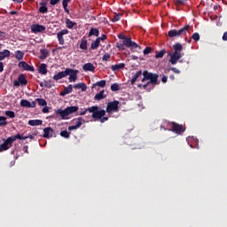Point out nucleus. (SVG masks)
I'll return each mask as SVG.
<instances>
[{"mask_svg": "<svg viewBox=\"0 0 227 227\" xmlns=\"http://www.w3.org/2000/svg\"><path fill=\"white\" fill-rule=\"evenodd\" d=\"M77 74H79V70L67 68L65 71L59 72V74L53 75L52 79L55 82H59V80L64 79L69 75V78H67L69 82H75L77 80Z\"/></svg>", "mask_w": 227, "mask_h": 227, "instance_id": "obj_1", "label": "nucleus"}, {"mask_svg": "<svg viewBox=\"0 0 227 227\" xmlns=\"http://www.w3.org/2000/svg\"><path fill=\"white\" fill-rule=\"evenodd\" d=\"M160 128L163 130H168L177 135H181L185 131L184 126L178 124L177 122H169L168 121H163Z\"/></svg>", "mask_w": 227, "mask_h": 227, "instance_id": "obj_2", "label": "nucleus"}, {"mask_svg": "<svg viewBox=\"0 0 227 227\" xmlns=\"http://www.w3.org/2000/svg\"><path fill=\"white\" fill-rule=\"evenodd\" d=\"M173 50H175V52L168 54L169 63H171V65H176L178 60L183 58V53H181L183 51V44L180 43H176L173 45Z\"/></svg>", "mask_w": 227, "mask_h": 227, "instance_id": "obj_3", "label": "nucleus"}, {"mask_svg": "<svg viewBox=\"0 0 227 227\" xmlns=\"http://www.w3.org/2000/svg\"><path fill=\"white\" fill-rule=\"evenodd\" d=\"M125 47L129 48L131 51L139 50V45L137 43L131 41V37H129L122 41V43H115V48L119 50V51H125Z\"/></svg>", "mask_w": 227, "mask_h": 227, "instance_id": "obj_4", "label": "nucleus"}, {"mask_svg": "<svg viewBox=\"0 0 227 227\" xmlns=\"http://www.w3.org/2000/svg\"><path fill=\"white\" fill-rule=\"evenodd\" d=\"M79 110L78 106H67V109L55 110V115L59 116L61 120H69V114H73Z\"/></svg>", "mask_w": 227, "mask_h": 227, "instance_id": "obj_5", "label": "nucleus"}, {"mask_svg": "<svg viewBox=\"0 0 227 227\" xmlns=\"http://www.w3.org/2000/svg\"><path fill=\"white\" fill-rule=\"evenodd\" d=\"M145 82L149 83H153V86L159 85L160 84L159 74L155 73L148 72L147 70L143 71V79L141 80V82Z\"/></svg>", "mask_w": 227, "mask_h": 227, "instance_id": "obj_6", "label": "nucleus"}, {"mask_svg": "<svg viewBox=\"0 0 227 227\" xmlns=\"http://www.w3.org/2000/svg\"><path fill=\"white\" fill-rule=\"evenodd\" d=\"M191 29L190 25H184L183 28L176 30V29H172L168 31V37L169 38H175V37H179V36H185L187 33H189V30Z\"/></svg>", "mask_w": 227, "mask_h": 227, "instance_id": "obj_7", "label": "nucleus"}, {"mask_svg": "<svg viewBox=\"0 0 227 227\" xmlns=\"http://www.w3.org/2000/svg\"><path fill=\"white\" fill-rule=\"evenodd\" d=\"M89 113L91 114V118L95 120H100L101 118H104L106 115L107 112L103 109H99L97 106H93L90 108H89Z\"/></svg>", "mask_w": 227, "mask_h": 227, "instance_id": "obj_8", "label": "nucleus"}, {"mask_svg": "<svg viewBox=\"0 0 227 227\" xmlns=\"http://www.w3.org/2000/svg\"><path fill=\"white\" fill-rule=\"evenodd\" d=\"M119 105H120V102L117 100H114L113 102L107 103L106 113L107 114L118 113L119 112Z\"/></svg>", "mask_w": 227, "mask_h": 227, "instance_id": "obj_9", "label": "nucleus"}, {"mask_svg": "<svg viewBox=\"0 0 227 227\" xmlns=\"http://www.w3.org/2000/svg\"><path fill=\"white\" fill-rule=\"evenodd\" d=\"M27 75L21 74L19 75V80H14L13 81V87H20L21 86H27Z\"/></svg>", "mask_w": 227, "mask_h": 227, "instance_id": "obj_10", "label": "nucleus"}, {"mask_svg": "<svg viewBox=\"0 0 227 227\" xmlns=\"http://www.w3.org/2000/svg\"><path fill=\"white\" fill-rule=\"evenodd\" d=\"M45 31V27L43 25L33 24L31 25V33L33 34H40Z\"/></svg>", "mask_w": 227, "mask_h": 227, "instance_id": "obj_11", "label": "nucleus"}, {"mask_svg": "<svg viewBox=\"0 0 227 227\" xmlns=\"http://www.w3.org/2000/svg\"><path fill=\"white\" fill-rule=\"evenodd\" d=\"M12 141L4 140V143L0 145V153L9 150L11 147H12Z\"/></svg>", "mask_w": 227, "mask_h": 227, "instance_id": "obj_12", "label": "nucleus"}, {"mask_svg": "<svg viewBox=\"0 0 227 227\" xmlns=\"http://www.w3.org/2000/svg\"><path fill=\"white\" fill-rule=\"evenodd\" d=\"M68 35V30L64 29L57 33V38L59 39V45L65 44V39H63V35Z\"/></svg>", "mask_w": 227, "mask_h": 227, "instance_id": "obj_13", "label": "nucleus"}, {"mask_svg": "<svg viewBox=\"0 0 227 227\" xmlns=\"http://www.w3.org/2000/svg\"><path fill=\"white\" fill-rule=\"evenodd\" d=\"M43 138H52L53 137V129L51 127L43 128Z\"/></svg>", "mask_w": 227, "mask_h": 227, "instance_id": "obj_14", "label": "nucleus"}, {"mask_svg": "<svg viewBox=\"0 0 227 227\" xmlns=\"http://www.w3.org/2000/svg\"><path fill=\"white\" fill-rule=\"evenodd\" d=\"M19 68H21L25 71L35 72V67L27 65L25 61H21L19 63Z\"/></svg>", "mask_w": 227, "mask_h": 227, "instance_id": "obj_15", "label": "nucleus"}, {"mask_svg": "<svg viewBox=\"0 0 227 227\" xmlns=\"http://www.w3.org/2000/svg\"><path fill=\"white\" fill-rule=\"evenodd\" d=\"M82 70L85 72H94L95 67L91 63H85L83 66H82Z\"/></svg>", "mask_w": 227, "mask_h": 227, "instance_id": "obj_16", "label": "nucleus"}, {"mask_svg": "<svg viewBox=\"0 0 227 227\" xmlns=\"http://www.w3.org/2000/svg\"><path fill=\"white\" fill-rule=\"evenodd\" d=\"M17 139L25 140V139H27V137L21 136L20 134H18V135L7 137V139H5L4 141L14 142Z\"/></svg>", "mask_w": 227, "mask_h": 227, "instance_id": "obj_17", "label": "nucleus"}, {"mask_svg": "<svg viewBox=\"0 0 227 227\" xmlns=\"http://www.w3.org/2000/svg\"><path fill=\"white\" fill-rule=\"evenodd\" d=\"M27 125L31 127L42 126L43 121L42 120H29L27 121Z\"/></svg>", "mask_w": 227, "mask_h": 227, "instance_id": "obj_18", "label": "nucleus"}, {"mask_svg": "<svg viewBox=\"0 0 227 227\" xmlns=\"http://www.w3.org/2000/svg\"><path fill=\"white\" fill-rule=\"evenodd\" d=\"M73 89L81 90L82 92H84L85 90H87V85L83 82L75 83L74 86H73Z\"/></svg>", "mask_w": 227, "mask_h": 227, "instance_id": "obj_19", "label": "nucleus"}, {"mask_svg": "<svg viewBox=\"0 0 227 227\" xmlns=\"http://www.w3.org/2000/svg\"><path fill=\"white\" fill-rule=\"evenodd\" d=\"M143 75V72L141 70L137 71V74H135L132 77L131 80L129 81V82L131 83V85H134L135 82H137V80Z\"/></svg>", "mask_w": 227, "mask_h": 227, "instance_id": "obj_20", "label": "nucleus"}, {"mask_svg": "<svg viewBox=\"0 0 227 227\" xmlns=\"http://www.w3.org/2000/svg\"><path fill=\"white\" fill-rule=\"evenodd\" d=\"M123 68H125V64L124 63H119V64H115L114 66H111V70H113L114 72L122 70Z\"/></svg>", "mask_w": 227, "mask_h": 227, "instance_id": "obj_21", "label": "nucleus"}, {"mask_svg": "<svg viewBox=\"0 0 227 227\" xmlns=\"http://www.w3.org/2000/svg\"><path fill=\"white\" fill-rule=\"evenodd\" d=\"M11 57V51L9 50H4L3 51H0V61H3L5 59V58Z\"/></svg>", "mask_w": 227, "mask_h": 227, "instance_id": "obj_22", "label": "nucleus"}, {"mask_svg": "<svg viewBox=\"0 0 227 227\" xmlns=\"http://www.w3.org/2000/svg\"><path fill=\"white\" fill-rule=\"evenodd\" d=\"M37 72L43 75L47 74V65L46 64H41V66H39V69H37Z\"/></svg>", "mask_w": 227, "mask_h": 227, "instance_id": "obj_23", "label": "nucleus"}, {"mask_svg": "<svg viewBox=\"0 0 227 227\" xmlns=\"http://www.w3.org/2000/svg\"><path fill=\"white\" fill-rule=\"evenodd\" d=\"M71 92H73V85L69 84L67 88H65V90L61 93H59V95L65 96L68 95Z\"/></svg>", "mask_w": 227, "mask_h": 227, "instance_id": "obj_24", "label": "nucleus"}, {"mask_svg": "<svg viewBox=\"0 0 227 227\" xmlns=\"http://www.w3.org/2000/svg\"><path fill=\"white\" fill-rule=\"evenodd\" d=\"M48 56H49V51L46 49H42L41 55L39 56V59L43 60L47 59Z\"/></svg>", "mask_w": 227, "mask_h": 227, "instance_id": "obj_25", "label": "nucleus"}, {"mask_svg": "<svg viewBox=\"0 0 227 227\" xmlns=\"http://www.w3.org/2000/svg\"><path fill=\"white\" fill-rule=\"evenodd\" d=\"M106 98L105 96V90H100L98 94L95 95V100H102Z\"/></svg>", "mask_w": 227, "mask_h": 227, "instance_id": "obj_26", "label": "nucleus"}, {"mask_svg": "<svg viewBox=\"0 0 227 227\" xmlns=\"http://www.w3.org/2000/svg\"><path fill=\"white\" fill-rule=\"evenodd\" d=\"M97 86L99 88H105L106 86V80L98 81L97 82V83H94L91 88H95Z\"/></svg>", "mask_w": 227, "mask_h": 227, "instance_id": "obj_27", "label": "nucleus"}, {"mask_svg": "<svg viewBox=\"0 0 227 227\" xmlns=\"http://www.w3.org/2000/svg\"><path fill=\"white\" fill-rule=\"evenodd\" d=\"M20 106L21 107H27V108L35 107V106H31V104L27 99H21V101H20Z\"/></svg>", "mask_w": 227, "mask_h": 227, "instance_id": "obj_28", "label": "nucleus"}, {"mask_svg": "<svg viewBox=\"0 0 227 227\" xmlns=\"http://www.w3.org/2000/svg\"><path fill=\"white\" fill-rule=\"evenodd\" d=\"M83 119L82 117L73 119V123H74V126H82Z\"/></svg>", "mask_w": 227, "mask_h": 227, "instance_id": "obj_29", "label": "nucleus"}, {"mask_svg": "<svg viewBox=\"0 0 227 227\" xmlns=\"http://www.w3.org/2000/svg\"><path fill=\"white\" fill-rule=\"evenodd\" d=\"M43 83H44L45 88L51 90L53 87L52 80H43Z\"/></svg>", "mask_w": 227, "mask_h": 227, "instance_id": "obj_30", "label": "nucleus"}, {"mask_svg": "<svg viewBox=\"0 0 227 227\" xmlns=\"http://www.w3.org/2000/svg\"><path fill=\"white\" fill-rule=\"evenodd\" d=\"M79 48L82 51H87V40L86 39H82L81 41V44L79 45Z\"/></svg>", "mask_w": 227, "mask_h": 227, "instance_id": "obj_31", "label": "nucleus"}, {"mask_svg": "<svg viewBox=\"0 0 227 227\" xmlns=\"http://www.w3.org/2000/svg\"><path fill=\"white\" fill-rule=\"evenodd\" d=\"M91 35L98 36L99 35L98 28L91 27L90 31L89 32V36H91Z\"/></svg>", "mask_w": 227, "mask_h": 227, "instance_id": "obj_32", "label": "nucleus"}, {"mask_svg": "<svg viewBox=\"0 0 227 227\" xmlns=\"http://www.w3.org/2000/svg\"><path fill=\"white\" fill-rule=\"evenodd\" d=\"M155 59H162L163 56L167 53V51H165V50H161L160 51H155Z\"/></svg>", "mask_w": 227, "mask_h": 227, "instance_id": "obj_33", "label": "nucleus"}, {"mask_svg": "<svg viewBox=\"0 0 227 227\" xmlns=\"http://www.w3.org/2000/svg\"><path fill=\"white\" fill-rule=\"evenodd\" d=\"M35 102H37V105L45 107L47 106V101L43 98H35Z\"/></svg>", "mask_w": 227, "mask_h": 227, "instance_id": "obj_34", "label": "nucleus"}, {"mask_svg": "<svg viewBox=\"0 0 227 227\" xmlns=\"http://www.w3.org/2000/svg\"><path fill=\"white\" fill-rule=\"evenodd\" d=\"M121 17H122V13H114V18H113L112 21L114 23H115V22L121 20Z\"/></svg>", "mask_w": 227, "mask_h": 227, "instance_id": "obj_35", "label": "nucleus"}, {"mask_svg": "<svg viewBox=\"0 0 227 227\" xmlns=\"http://www.w3.org/2000/svg\"><path fill=\"white\" fill-rule=\"evenodd\" d=\"M98 47H99L98 40L91 43V44H90V50L91 51H96L97 49H98Z\"/></svg>", "mask_w": 227, "mask_h": 227, "instance_id": "obj_36", "label": "nucleus"}, {"mask_svg": "<svg viewBox=\"0 0 227 227\" xmlns=\"http://www.w3.org/2000/svg\"><path fill=\"white\" fill-rule=\"evenodd\" d=\"M24 53L20 51H15V59H19V61L23 59Z\"/></svg>", "mask_w": 227, "mask_h": 227, "instance_id": "obj_37", "label": "nucleus"}, {"mask_svg": "<svg viewBox=\"0 0 227 227\" xmlns=\"http://www.w3.org/2000/svg\"><path fill=\"white\" fill-rule=\"evenodd\" d=\"M75 23L73 22L71 20L67 19V29H72L73 27H74Z\"/></svg>", "mask_w": 227, "mask_h": 227, "instance_id": "obj_38", "label": "nucleus"}, {"mask_svg": "<svg viewBox=\"0 0 227 227\" xmlns=\"http://www.w3.org/2000/svg\"><path fill=\"white\" fill-rule=\"evenodd\" d=\"M121 90V87H119V84L118 83H113L111 84V91H119Z\"/></svg>", "mask_w": 227, "mask_h": 227, "instance_id": "obj_39", "label": "nucleus"}, {"mask_svg": "<svg viewBox=\"0 0 227 227\" xmlns=\"http://www.w3.org/2000/svg\"><path fill=\"white\" fill-rule=\"evenodd\" d=\"M4 114L11 119L15 118V113L13 111H5Z\"/></svg>", "mask_w": 227, "mask_h": 227, "instance_id": "obj_40", "label": "nucleus"}, {"mask_svg": "<svg viewBox=\"0 0 227 227\" xmlns=\"http://www.w3.org/2000/svg\"><path fill=\"white\" fill-rule=\"evenodd\" d=\"M192 39L195 42H200V35L199 33H193V34H192Z\"/></svg>", "mask_w": 227, "mask_h": 227, "instance_id": "obj_41", "label": "nucleus"}, {"mask_svg": "<svg viewBox=\"0 0 227 227\" xmlns=\"http://www.w3.org/2000/svg\"><path fill=\"white\" fill-rule=\"evenodd\" d=\"M89 112V108H82L81 111L77 112L78 116H83Z\"/></svg>", "mask_w": 227, "mask_h": 227, "instance_id": "obj_42", "label": "nucleus"}, {"mask_svg": "<svg viewBox=\"0 0 227 227\" xmlns=\"http://www.w3.org/2000/svg\"><path fill=\"white\" fill-rule=\"evenodd\" d=\"M59 136L63 138H67V139L69 138V133L67 130H63V131L59 132Z\"/></svg>", "mask_w": 227, "mask_h": 227, "instance_id": "obj_43", "label": "nucleus"}, {"mask_svg": "<svg viewBox=\"0 0 227 227\" xmlns=\"http://www.w3.org/2000/svg\"><path fill=\"white\" fill-rule=\"evenodd\" d=\"M6 118L0 116V127H5L7 125Z\"/></svg>", "mask_w": 227, "mask_h": 227, "instance_id": "obj_44", "label": "nucleus"}, {"mask_svg": "<svg viewBox=\"0 0 227 227\" xmlns=\"http://www.w3.org/2000/svg\"><path fill=\"white\" fill-rule=\"evenodd\" d=\"M48 12V8H47V6H41V7H39V13H43V14H44V13H47Z\"/></svg>", "mask_w": 227, "mask_h": 227, "instance_id": "obj_45", "label": "nucleus"}, {"mask_svg": "<svg viewBox=\"0 0 227 227\" xmlns=\"http://www.w3.org/2000/svg\"><path fill=\"white\" fill-rule=\"evenodd\" d=\"M151 52H153V48H151V47H145V49L143 51V53L145 55H147V54H149Z\"/></svg>", "mask_w": 227, "mask_h": 227, "instance_id": "obj_46", "label": "nucleus"}, {"mask_svg": "<svg viewBox=\"0 0 227 227\" xmlns=\"http://www.w3.org/2000/svg\"><path fill=\"white\" fill-rule=\"evenodd\" d=\"M153 84V82H147L145 84H137V88H143L144 90H146V88L150 85Z\"/></svg>", "mask_w": 227, "mask_h": 227, "instance_id": "obj_47", "label": "nucleus"}, {"mask_svg": "<svg viewBox=\"0 0 227 227\" xmlns=\"http://www.w3.org/2000/svg\"><path fill=\"white\" fill-rule=\"evenodd\" d=\"M106 35H103L99 37H98L95 41H98V42H105V40H106Z\"/></svg>", "mask_w": 227, "mask_h": 227, "instance_id": "obj_48", "label": "nucleus"}, {"mask_svg": "<svg viewBox=\"0 0 227 227\" xmlns=\"http://www.w3.org/2000/svg\"><path fill=\"white\" fill-rule=\"evenodd\" d=\"M79 128H81V126H76V125H74V126H69V127H67V130L73 131V130H75V129H79Z\"/></svg>", "mask_w": 227, "mask_h": 227, "instance_id": "obj_49", "label": "nucleus"}, {"mask_svg": "<svg viewBox=\"0 0 227 227\" xmlns=\"http://www.w3.org/2000/svg\"><path fill=\"white\" fill-rule=\"evenodd\" d=\"M109 59H111V55L108 53H106L105 55H103V61H108Z\"/></svg>", "mask_w": 227, "mask_h": 227, "instance_id": "obj_50", "label": "nucleus"}, {"mask_svg": "<svg viewBox=\"0 0 227 227\" xmlns=\"http://www.w3.org/2000/svg\"><path fill=\"white\" fill-rule=\"evenodd\" d=\"M169 70L173 71V73L177 74H181V71L179 69H177L176 67H171V68H169Z\"/></svg>", "mask_w": 227, "mask_h": 227, "instance_id": "obj_51", "label": "nucleus"}, {"mask_svg": "<svg viewBox=\"0 0 227 227\" xmlns=\"http://www.w3.org/2000/svg\"><path fill=\"white\" fill-rule=\"evenodd\" d=\"M95 120L99 121V122H101V123H105L106 121H107L108 118L101 117V119H95Z\"/></svg>", "mask_w": 227, "mask_h": 227, "instance_id": "obj_52", "label": "nucleus"}, {"mask_svg": "<svg viewBox=\"0 0 227 227\" xmlns=\"http://www.w3.org/2000/svg\"><path fill=\"white\" fill-rule=\"evenodd\" d=\"M168 81V76L167 75L161 76V82L167 83Z\"/></svg>", "mask_w": 227, "mask_h": 227, "instance_id": "obj_53", "label": "nucleus"}, {"mask_svg": "<svg viewBox=\"0 0 227 227\" xmlns=\"http://www.w3.org/2000/svg\"><path fill=\"white\" fill-rule=\"evenodd\" d=\"M71 2V0H63L62 4L63 7H68V4Z\"/></svg>", "mask_w": 227, "mask_h": 227, "instance_id": "obj_54", "label": "nucleus"}, {"mask_svg": "<svg viewBox=\"0 0 227 227\" xmlns=\"http://www.w3.org/2000/svg\"><path fill=\"white\" fill-rule=\"evenodd\" d=\"M185 0H176V5H184Z\"/></svg>", "mask_w": 227, "mask_h": 227, "instance_id": "obj_55", "label": "nucleus"}, {"mask_svg": "<svg viewBox=\"0 0 227 227\" xmlns=\"http://www.w3.org/2000/svg\"><path fill=\"white\" fill-rule=\"evenodd\" d=\"M35 136H36V133H35L33 135H28V136L25 137V138L35 140Z\"/></svg>", "mask_w": 227, "mask_h": 227, "instance_id": "obj_56", "label": "nucleus"}, {"mask_svg": "<svg viewBox=\"0 0 227 227\" xmlns=\"http://www.w3.org/2000/svg\"><path fill=\"white\" fill-rule=\"evenodd\" d=\"M223 42H227V31H226V32H223Z\"/></svg>", "mask_w": 227, "mask_h": 227, "instance_id": "obj_57", "label": "nucleus"}, {"mask_svg": "<svg viewBox=\"0 0 227 227\" xmlns=\"http://www.w3.org/2000/svg\"><path fill=\"white\" fill-rule=\"evenodd\" d=\"M49 113V106H44L43 108V114H48Z\"/></svg>", "mask_w": 227, "mask_h": 227, "instance_id": "obj_58", "label": "nucleus"}, {"mask_svg": "<svg viewBox=\"0 0 227 227\" xmlns=\"http://www.w3.org/2000/svg\"><path fill=\"white\" fill-rule=\"evenodd\" d=\"M59 3V0H51V5H55Z\"/></svg>", "mask_w": 227, "mask_h": 227, "instance_id": "obj_59", "label": "nucleus"}, {"mask_svg": "<svg viewBox=\"0 0 227 227\" xmlns=\"http://www.w3.org/2000/svg\"><path fill=\"white\" fill-rule=\"evenodd\" d=\"M4 71V66L3 62H0V73H3Z\"/></svg>", "mask_w": 227, "mask_h": 227, "instance_id": "obj_60", "label": "nucleus"}, {"mask_svg": "<svg viewBox=\"0 0 227 227\" xmlns=\"http://www.w3.org/2000/svg\"><path fill=\"white\" fill-rule=\"evenodd\" d=\"M118 38L121 39V40H123V41H124L125 39H129V37H125V36L122 35H118Z\"/></svg>", "mask_w": 227, "mask_h": 227, "instance_id": "obj_61", "label": "nucleus"}, {"mask_svg": "<svg viewBox=\"0 0 227 227\" xmlns=\"http://www.w3.org/2000/svg\"><path fill=\"white\" fill-rule=\"evenodd\" d=\"M63 9L65 10V12H67V14H69L68 6H63Z\"/></svg>", "mask_w": 227, "mask_h": 227, "instance_id": "obj_62", "label": "nucleus"}, {"mask_svg": "<svg viewBox=\"0 0 227 227\" xmlns=\"http://www.w3.org/2000/svg\"><path fill=\"white\" fill-rule=\"evenodd\" d=\"M0 37L1 38H5V33L4 32H0Z\"/></svg>", "mask_w": 227, "mask_h": 227, "instance_id": "obj_63", "label": "nucleus"}, {"mask_svg": "<svg viewBox=\"0 0 227 227\" xmlns=\"http://www.w3.org/2000/svg\"><path fill=\"white\" fill-rule=\"evenodd\" d=\"M23 152L27 153V145L23 146Z\"/></svg>", "mask_w": 227, "mask_h": 227, "instance_id": "obj_64", "label": "nucleus"}]
</instances>
